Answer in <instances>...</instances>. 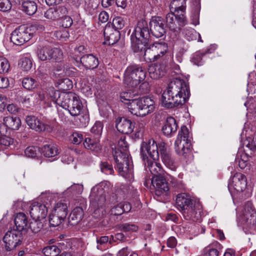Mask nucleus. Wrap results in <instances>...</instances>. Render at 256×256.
<instances>
[{
  "label": "nucleus",
  "instance_id": "nucleus-56",
  "mask_svg": "<svg viewBox=\"0 0 256 256\" xmlns=\"http://www.w3.org/2000/svg\"><path fill=\"white\" fill-rule=\"evenodd\" d=\"M14 143V139L6 135L0 136V145L8 147Z\"/></svg>",
  "mask_w": 256,
  "mask_h": 256
},
{
  "label": "nucleus",
  "instance_id": "nucleus-36",
  "mask_svg": "<svg viewBox=\"0 0 256 256\" xmlns=\"http://www.w3.org/2000/svg\"><path fill=\"white\" fill-rule=\"evenodd\" d=\"M40 150L44 156L48 158L54 157L58 154L57 148L51 144L44 146Z\"/></svg>",
  "mask_w": 256,
  "mask_h": 256
},
{
  "label": "nucleus",
  "instance_id": "nucleus-34",
  "mask_svg": "<svg viewBox=\"0 0 256 256\" xmlns=\"http://www.w3.org/2000/svg\"><path fill=\"white\" fill-rule=\"evenodd\" d=\"M22 10L29 16H32L37 11L38 6L32 0H26L22 2Z\"/></svg>",
  "mask_w": 256,
  "mask_h": 256
},
{
  "label": "nucleus",
  "instance_id": "nucleus-39",
  "mask_svg": "<svg viewBox=\"0 0 256 256\" xmlns=\"http://www.w3.org/2000/svg\"><path fill=\"white\" fill-rule=\"evenodd\" d=\"M42 252L45 256H56L60 253V249L56 245L48 244L43 248Z\"/></svg>",
  "mask_w": 256,
  "mask_h": 256
},
{
  "label": "nucleus",
  "instance_id": "nucleus-6",
  "mask_svg": "<svg viewBox=\"0 0 256 256\" xmlns=\"http://www.w3.org/2000/svg\"><path fill=\"white\" fill-rule=\"evenodd\" d=\"M130 112L134 115L144 116L154 112L155 102L150 97L138 98L131 106Z\"/></svg>",
  "mask_w": 256,
  "mask_h": 256
},
{
  "label": "nucleus",
  "instance_id": "nucleus-17",
  "mask_svg": "<svg viewBox=\"0 0 256 256\" xmlns=\"http://www.w3.org/2000/svg\"><path fill=\"white\" fill-rule=\"evenodd\" d=\"M151 184L154 186L156 196H160L166 194L169 190L168 184L164 176H152L150 179Z\"/></svg>",
  "mask_w": 256,
  "mask_h": 256
},
{
  "label": "nucleus",
  "instance_id": "nucleus-14",
  "mask_svg": "<svg viewBox=\"0 0 256 256\" xmlns=\"http://www.w3.org/2000/svg\"><path fill=\"white\" fill-rule=\"evenodd\" d=\"M150 32L148 22L142 19L138 22L131 38L138 39L143 43L148 44L150 37Z\"/></svg>",
  "mask_w": 256,
  "mask_h": 256
},
{
  "label": "nucleus",
  "instance_id": "nucleus-50",
  "mask_svg": "<svg viewBox=\"0 0 256 256\" xmlns=\"http://www.w3.org/2000/svg\"><path fill=\"white\" fill-rule=\"evenodd\" d=\"M119 229L124 232H134L138 230V226L134 224H123L119 226Z\"/></svg>",
  "mask_w": 256,
  "mask_h": 256
},
{
  "label": "nucleus",
  "instance_id": "nucleus-4",
  "mask_svg": "<svg viewBox=\"0 0 256 256\" xmlns=\"http://www.w3.org/2000/svg\"><path fill=\"white\" fill-rule=\"evenodd\" d=\"M112 155L116 163V168L119 174L126 178L133 172V164L129 152H121L119 150H112Z\"/></svg>",
  "mask_w": 256,
  "mask_h": 256
},
{
  "label": "nucleus",
  "instance_id": "nucleus-30",
  "mask_svg": "<svg viewBox=\"0 0 256 256\" xmlns=\"http://www.w3.org/2000/svg\"><path fill=\"white\" fill-rule=\"evenodd\" d=\"M132 209L131 204L128 202H122L117 204L112 208L110 213L114 216H120L124 212H128Z\"/></svg>",
  "mask_w": 256,
  "mask_h": 256
},
{
  "label": "nucleus",
  "instance_id": "nucleus-26",
  "mask_svg": "<svg viewBox=\"0 0 256 256\" xmlns=\"http://www.w3.org/2000/svg\"><path fill=\"white\" fill-rule=\"evenodd\" d=\"M28 217L22 212L17 214L14 218V224L16 226V230L26 232L28 230Z\"/></svg>",
  "mask_w": 256,
  "mask_h": 256
},
{
  "label": "nucleus",
  "instance_id": "nucleus-53",
  "mask_svg": "<svg viewBox=\"0 0 256 256\" xmlns=\"http://www.w3.org/2000/svg\"><path fill=\"white\" fill-rule=\"evenodd\" d=\"M26 26L28 31L30 30V34L32 37L37 31L40 32L43 31L44 29V28L42 24L38 23H36L32 25Z\"/></svg>",
  "mask_w": 256,
  "mask_h": 256
},
{
  "label": "nucleus",
  "instance_id": "nucleus-29",
  "mask_svg": "<svg viewBox=\"0 0 256 256\" xmlns=\"http://www.w3.org/2000/svg\"><path fill=\"white\" fill-rule=\"evenodd\" d=\"M138 95L134 91L129 90L120 93V100L122 102L128 105V108L130 112L132 104L134 100H138Z\"/></svg>",
  "mask_w": 256,
  "mask_h": 256
},
{
  "label": "nucleus",
  "instance_id": "nucleus-35",
  "mask_svg": "<svg viewBox=\"0 0 256 256\" xmlns=\"http://www.w3.org/2000/svg\"><path fill=\"white\" fill-rule=\"evenodd\" d=\"M132 48L134 52H140L144 55V51L146 50V46L148 44L143 43V42L138 39L131 38Z\"/></svg>",
  "mask_w": 256,
  "mask_h": 256
},
{
  "label": "nucleus",
  "instance_id": "nucleus-11",
  "mask_svg": "<svg viewBox=\"0 0 256 256\" xmlns=\"http://www.w3.org/2000/svg\"><path fill=\"white\" fill-rule=\"evenodd\" d=\"M166 26L171 31L177 34L180 32L182 28L188 24V20L184 14L168 13L166 18Z\"/></svg>",
  "mask_w": 256,
  "mask_h": 256
},
{
  "label": "nucleus",
  "instance_id": "nucleus-7",
  "mask_svg": "<svg viewBox=\"0 0 256 256\" xmlns=\"http://www.w3.org/2000/svg\"><path fill=\"white\" fill-rule=\"evenodd\" d=\"M52 92L51 97L52 100L58 105L60 106L63 108L68 110L72 106L74 101L76 100V94L72 92H60L58 90H54V88L50 89Z\"/></svg>",
  "mask_w": 256,
  "mask_h": 256
},
{
  "label": "nucleus",
  "instance_id": "nucleus-21",
  "mask_svg": "<svg viewBox=\"0 0 256 256\" xmlns=\"http://www.w3.org/2000/svg\"><path fill=\"white\" fill-rule=\"evenodd\" d=\"M104 39L109 45H114L120 40V34L119 30H115L108 22L104 28Z\"/></svg>",
  "mask_w": 256,
  "mask_h": 256
},
{
  "label": "nucleus",
  "instance_id": "nucleus-64",
  "mask_svg": "<svg viewBox=\"0 0 256 256\" xmlns=\"http://www.w3.org/2000/svg\"><path fill=\"white\" fill-rule=\"evenodd\" d=\"M9 84V80L7 78L0 76V88H6Z\"/></svg>",
  "mask_w": 256,
  "mask_h": 256
},
{
  "label": "nucleus",
  "instance_id": "nucleus-2",
  "mask_svg": "<svg viewBox=\"0 0 256 256\" xmlns=\"http://www.w3.org/2000/svg\"><path fill=\"white\" fill-rule=\"evenodd\" d=\"M142 154L146 152L154 160H159L160 156L164 164L171 170H176V166L170 150L164 142H160L158 144L154 140H150L148 142H144L141 144Z\"/></svg>",
  "mask_w": 256,
  "mask_h": 256
},
{
  "label": "nucleus",
  "instance_id": "nucleus-13",
  "mask_svg": "<svg viewBox=\"0 0 256 256\" xmlns=\"http://www.w3.org/2000/svg\"><path fill=\"white\" fill-rule=\"evenodd\" d=\"M32 38L30 30L26 25H21L16 28L11 34L10 40L14 44L21 46L30 40Z\"/></svg>",
  "mask_w": 256,
  "mask_h": 256
},
{
  "label": "nucleus",
  "instance_id": "nucleus-27",
  "mask_svg": "<svg viewBox=\"0 0 256 256\" xmlns=\"http://www.w3.org/2000/svg\"><path fill=\"white\" fill-rule=\"evenodd\" d=\"M190 142L182 141V140L176 138L174 142V149L176 153L179 156H186V154L190 152Z\"/></svg>",
  "mask_w": 256,
  "mask_h": 256
},
{
  "label": "nucleus",
  "instance_id": "nucleus-16",
  "mask_svg": "<svg viewBox=\"0 0 256 256\" xmlns=\"http://www.w3.org/2000/svg\"><path fill=\"white\" fill-rule=\"evenodd\" d=\"M27 124L32 130L38 132L47 131L51 132L53 127L48 124H46L40 119L34 116H28L26 118Z\"/></svg>",
  "mask_w": 256,
  "mask_h": 256
},
{
  "label": "nucleus",
  "instance_id": "nucleus-12",
  "mask_svg": "<svg viewBox=\"0 0 256 256\" xmlns=\"http://www.w3.org/2000/svg\"><path fill=\"white\" fill-rule=\"evenodd\" d=\"M24 237L22 233L15 229L8 230L2 238L4 248L6 251H10L22 244Z\"/></svg>",
  "mask_w": 256,
  "mask_h": 256
},
{
  "label": "nucleus",
  "instance_id": "nucleus-49",
  "mask_svg": "<svg viewBox=\"0 0 256 256\" xmlns=\"http://www.w3.org/2000/svg\"><path fill=\"white\" fill-rule=\"evenodd\" d=\"M10 68V64L8 60L0 56V74H5L8 72Z\"/></svg>",
  "mask_w": 256,
  "mask_h": 256
},
{
  "label": "nucleus",
  "instance_id": "nucleus-42",
  "mask_svg": "<svg viewBox=\"0 0 256 256\" xmlns=\"http://www.w3.org/2000/svg\"><path fill=\"white\" fill-rule=\"evenodd\" d=\"M33 220L29 223L28 227V229H30L32 232L36 234L40 232L44 226V224L41 220Z\"/></svg>",
  "mask_w": 256,
  "mask_h": 256
},
{
  "label": "nucleus",
  "instance_id": "nucleus-59",
  "mask_svg": "<svg viewBox=\"0 0 256 256\" xmlns=\"http://www.w3.org/2000/svg\"><path fill=\"white\" fill-rule=\"evenodd\" d=\"M12 8V4L10 0H0V10L8 12Z\"/></svg>",
  "mask_w": 256,
  "mask_h": 256
},
{
  "label": "nucleus",
  "instance_id": "nucleus-54",
  "mask_svg": "<svg viewBox=\"0 0 256 256\" xmlns=\"http://www.w3.org/2000/svg\"><path fill=\"white\" fill-rule=\"evenodd\" d=\"M39 152V148L36 146H28L24 150V154L28 158H35L38 152Z\"/></svg>",
  "mask_w": 256,
  "mask_h": 256
},
{
  "label": "nucleus",
  "instance_id": "nucleus-62",
  "mask_svg": "<svg viewBox=\"0 0 256 256\" xmlns=\"http://www.w3.org/2000/svg\"><path fill=\"white\" fill-rule=\"evenodd\" d=\"M204 250L206 252L204 256H218V251L216 248H211L210 246L206 247Z\"/></svg>",
  "mask_w": 256,
  "mask_h": 256
},
{
  "label": "nucleus",
  "instance_id": "nucleus-57",
  "mask_svg": "<svg viewBox=\"0 0 256 256\" xmlns=\"http://www.w3.org/2000/svg\"><path fill=\"white\" fill-rule=\"evenodd\" d=\"M103 128L102 124L99 121L96 122L91 128V132L97 135L101 134Z\"/></svg>",
  "mask_w": 256,
  "mask_h": 256
},
{
  "label": "nucleus",
  "instance_id": "nucleus-22",
  "mask_svg": "<svg viewBox=\"0 0 256 256\" xmlns=\"http://www.w3.org/2000/svg\"><path fill=\"white\" fill-rule=\"evenodd\" d=\"M242 218L248 224H254L256 222V211L251 202H247L244 208Z\"/></svg>",
  "mask_w": 256,
  "mask_h": 256
},
{
  "label": "nucleus",
  "instance_id": "nucleus-55",
  "mask_svg": "<svg viewBox=\"0 0 256 256\" xmlns=\"http://www.w3.org/2000/svg\"><path fill=\"white\" fill-rule=\"evenodd\" d=\"M58 20H60L68 14V11L64 6H58L54 8Z\"/></svg>",
  "mask_w": 256,
  "mask_h": 256
},
{
  "label": "nucleus",
  "instance_id": "nucleus-41",
  "mask_svg": "<svg viewBox=\"0 0 256 256\" xmlns=\"http://www.w3.org/2000/svg\"><path fill=\"white\" fill-rule=\"evenodd\" d=\"M64 219L60 216L52 212L50 214L49 216V222L50 226L52 227H56L60 225Z\"/></svg>",
  "mask_w": 256,
  "mask_h": 256
},
{
  "label": "nucleus",
  "instance_id": "nucleus-51",
  "mask_svg": "<svg viewBox=\"0 0 256 256\" xmlns=\"http://www.w3.org/2000/svg\"><path fill=\"white\" fill-rule=\"evenodd\" d=\"M113 150H119L121 152H128V144L126 141L125 138H120L118 142L117 147L115 148Z\"/></svg>",
  "mask_w": 256,
  "mask_h": 256
},
{
  "label": "nucleus",
  "instance_id": "nucleus-47",
  "mask_svg": "<svg viewBox=\"0 0 256 256\" xmlns=\"http://www.w3.org/2000/svg\"><path fill=\"white\" fill-rule=\"evenodd\" d=\"M124 20L122 18L116 16L113 19L111 26L115 30H119L124 28Z\"/></svg>",
  "mask_w": 256,
  "mask_h": 256
},
{
  "label": "nucleus",
  "instance_id": "nucleus-37",
  "mask_svg": "<svg viewBox=\"0 0 256 256\" xmlns=\"http://www.w3.org/2000/svg\"><path fill=\"white\" fill-rule=\"evenodd\" d=\"M76 100L73 104L72 106L68 110L70 114L72 116H78L83 108L82 102L80 98V97L77 94L76 95Z\"/></svg>",
  "mask_w": 256,
  "mask_h": 256
},
{
  "label": "nucleus",
  "instance_id": "nucleus-20",
  "mask_svg": "<svg viewBox=\"0 0 256 256\" xmlns=\"http://www.w3.org/2000/svg\"><path fill=\"white\" fill-rule=\"evenodd\" d=\"M116 128L118 132L124 134H130L134 130V123L125 117H119L116 121Z\"/></svg>",
  "mask_w": 256,
  "mask_h": 256
},
{
  "label": "nucleus",
  "instance_id": "nucleus-19",
  "mask_svg": "<svg viewBox=\"0 0 256 256\" xmlns=\"http://www.w3.org/2000/svg\"><path fill=\"white\" fill-rule=\"evenodd\" d=\"M142 156L146 170L150 171L153 176L164 175V170L160 163L149 160L146 156Z\"/></svg>",
  "mask_w": 256,
  "mask_h": 256
},
{
  "label": "nucleus",
  "instance_id": "nucleus-46",
  "mask_svg": "<svg viewBox=\"0 0 256 256\" xmlns=\"http://www.w3.org/2000/svg\"><path fill=\"white\" fill-rule=\"evenodd\" d=\"M178 138L182 141L190 142V140L189 139V132L186 126H183L181 127L177 137V138Z\"/></svg>",
  "mask_w": 256,
  "mask_h": 256
},
{
  "label": "nucleus",
  "instance_id": "nucleus-33",
  "mask_svg": "<svg viewBox=\"0 0 256 256\" xmlns=\"http://www.w3.org/2000/svg\"><path fill=\"white\" fill-rule=\"evenodd\" d=\"M6 126L9 130H18L21 126V120L18 117L6 116L3 118Z\"/></svg>",
  "mask_w": 256,
  "mask_h": 256
},
{
  "label": "nucleus",
  "instance_id": "nucleus-18",
  "mask_svg": "<svg viewBox=\"0 0 256 256\" xmlns=\"http://www.w3.org/2000/svg\"><path fill=\"white\" fill-rule=\"evenodd\" d=\"M48 212V210L45 204L38 202H33L30 206V214L33 220H43Z\"/></svg>",
  "mask_w": 256,
  "mask_h": 256
},
{
  "label": "nucleus",
  "instance_id": "nucleus-8",
  "mask_svg": "<svg viewBox=\"0 0 256 256\" xmlns=\"http://www.w3.org/2000/svg\"><path fill=\"white\" fill-rule=\"evenodd\" d=\"M108 187L105 182H101L94 186L90 195V204L99 208L102 207L106 200V194Z\"/></svg>",
  "mask_w": 256,
  "mask_h": 256
},
{
  "label": "nucleus",
  "instance_id": "nucleus-25",
  "mask_svg": "<svg viewBox=\"0 0 256 256\" xmlns=\"http://www.w3.org/2000/svg\"><path fill=\"white\" fill-rule=\"evenodd\" d=\"M82 65L86 69H94L99 64L98 58L92 54H84L80 58Z\"/></svg>",
  "mask_w": 256,
  "mask_h": 256
},
{
  "label": "nucleus",
  "instance_id": "nucleus-45",
  "mask_svg": "<svg viewBox=\"0 0 256 256\" xmlns=\"http://www.w3.org/2000/svg\"><path fill=\"white\" fill-rule=\"evenodd\" d=\"M32 62L29 58L24 57L22 58L19 62L18 65L20 68L25 71H28L32 67Z\"/></svg>",
  "mask_w": 256,
  "mask_h": 256
},
{
  "label": "nucleus",
  "instance_id": "nucleus-43",
  "mask_svg": "<svg viewBox=\"0 0 256 256\" xmlns=\"http://www.w3.org/2000/svg\"><path fill=\"white\" fill-rule=\"evenodd\" d=\"M58 84L60 89L64 91L69 90L73 87L72 81L68 78L59 80Z\"/></svg>",
  "mask_w": 256,
  "mask_h": 256
},
{
  "label": "nucleus",
  "instance_id": "nucleus-32",
  "mask_svg": "<svg viewBox=\"0 0 256 256\" xmlns=\"http://www.w3.org/2000/svg\"><path fill=\"white\" fill-rule=\"evenodd\" d=\"M186 0H173L170 4V10L172 13L184 14Z\"/></svg>",
  "mask_w": 256,
  "mask_h": 256
},
{
  "label": "nucleus",
  "instance_id": "nucleus-10",
  "mask_svg": "<svg viewBox=\"0 0 256 256\" xmlns=\"http://www.w3.org/2000/svg\"><path fill=\"white\" fill-rule=\"evenodd\" d=\"M168 49V45L164 42H155L144 51V58L148 62H154L163 56Z\"/></svg>",
  "mask_w": 256,
  "mask_h": 256
},
{
  "label": "nucleus",
  "instance_id": "nucleus-28",
  "mask_svg": "<svg viewBox=\"0 0 256 256\" xmlns=\"http://www.w3.org/2000/svg\"><path fill=\"white\" fill-rule=\"evenodd\" d=\"M84 216V210L80 206L76 207L68 218V222L72 226H75L80 222Z\"/></svg>",
  "mask_w": 256,
  "mask_h": 256
},
{
  "label": "nucleus",
  "instance_id": "nucleus-40",
  "mask_svg": "<svg viewBox=\"0 0 256 256\" xmlns=\"http://www.w3.org/2000/svg\"><path fill=\"white\" fill-rule=\"evenodd\" d=\"M23 87L28 90H32L38 86V82L32 78L26 77L22 81Z\"/></svg>",
  "mask_w": 256,
  "mask_h": 256
},
{
  "label": "nucleus",
  "instance_id": "nucleus-1",
  "mask_svg": "<svg viewBox=\"0 0 256 256\" xmlns=\"http://www.w3.org/2000/svg\"><path fill=\"white\" fill-rule=\"evenodd\" d=\"M190 95V88L186 82L176 78L168 84L166 90L161 96L162 106L167 108H172L184 104Z\"/></svg>",
  "mask_w": 256,
  "mask_h": 256
},
{
  "label": "nucleus",
  "instance_id": "nucleus-48",
  "mask_svg": "<svg viewBox=\"0 0 256 256\" xmlns=\"http://www.w3.org/2000/svg\"><path fill=\"white\" fill-rule=\"evenodd\" d=\"M100 166L102 172L106 174H112L114 173L112 165L107 162H101Z\"/></svg>",
  "mask_w": 256,
  "mask_h": 256
},
{
  "label": "nucleus",
  "instance_id": "nucleus-24",
  "mask_svg": "<svg viewBox=\"0 0 256 256\" xmlns=\"http://www.w3.org/2000/svg\"><path fill=\"white\" fill-rule=\"evenodd\" d=\"M178 128L176 120L172 116H168L166 119L162 130L166 136H172L177 131Z\"/></svg>",
  "mask_w": 256,
  "mask_h": 256
},
{
  "label": "nucleus",
  "instance_id": "nucleus-60",
  "mask_svg": "<svg viewBox=\"0 0 256 256\" xmlns=\"http://www.w3.org/2000/svg\"><path fill=\"white\" fill-rule=\"evenodd\" d=\"M83 140L82 134L78 132H74L70 136V140L74 144H78Z\"/></svg>",
  "mask_w": 256,
  "mask_h": 256
},
{
  "label": "nucleus",
  "instance_id": "nucleus-5",
  "mask_svg": "<svg viewBox=\"0 0 256 256\" xmlns=\"http://www.w3.org/2000/svg\"><path fill=\"white\" fill-rule=\"evenodd\" d=\"M146 74V69L142 66L136 64L130 66L125 72L124 82L128 87L135 88L144 80Z\"/></svg>",
  "mask_w": 256,
  "mask_h": 256
},
{
  "label": "nucleus",
  "instance_id": "nucleus-52",
  "mask_svg": "<svg viewBox=\"0 0 256 256\" xmlns=\"http://www.w3.org/2000/svg\"><path fill=\"white\" fill-rule=\"evenodd\" d=\"M84 147L88 150H95L98 147V142L90 138H86L84 142Z\"/></svg>",
  "mask_w": 256,
  "mask_h": 256
},
{
  "label": "nucleus",
  "instance_id": "nucleus-9",
  "mask_svg": "<svg viewBox=\"0 0 256 256\" xmlns=\"http://www.w3.org/2000/svg\"><path fill=\"white\" fill-rule=\"evenodd\" d=\"M36 55L38 58L42 61L52 60L59 62L62 59L63 53L58 48L44 46L38 48Z\"/></svg>",
  "mask_w": 256,
  "mask_h": 256
},
{
  "label": "nucleus",
  "instance_id": "nucleus-63",
  "mask_svg": "<svg viewBox=\"0 0 256 256\" xmlns=\"http://www.w3.org/2000/svg\"><path fill=\"white\" fill-rule=\"evenodd\" d=\"M235 162L241 169H244L248 164L247 160L242 158V157L240 158L238 156L236 158Z\"/></svg>",
  "mask_w": 256,
  "mask_h": 256
},
{
  "label": "nucleus",
  "instance_id": "nucleus-38",
  "mask_svg": "<svg viewBox=\"0 0 256 256\" xmlns=\"http://www.w3.org/2000/svg\"><path fill=\"white\" fill-rule=\"evenodd\" d=\"M52 212L65 220L68 212L67 206L66 204L58 202Z\"/></svg>",
  "mask_w": 256,
  "mask_h": 256
},
{
  "label": "nucleus",
  "instance_id": "nucleus-61",
  "mask_svg": "<svg viewBox=\"0 0 256 256\" xmlns=\"http://www.w3.org/2000/svg\"><path fill=\"white\" fill-rule=\"evenodd\" d=\"M60 20H62V26L64 28H70L73 23L72 18L67 14Z\"/></svg>",
  "mask_w": 256,
  "mask_h": 256
},
{
  "label": "nucleus",
  "instance_id": "nucleus-31",
  "mask_svg": "<svg viewBox=\"0 0 256 256\" xmlns=\"http://www.w3.org/2000/svg\"><path fill=\"white\" fill-rule=\"evenodd\" d=\"M164 67L160 65L152 64L149 66L148 72L150 77L152 79H158L165 74Z\"/></svg>",
  "mask_w": 256,
  "mask_h": 256
},
{
  "label": "nucleus",
  "instance_id": "nucleus-3",
  "mask_svg": "<svg viewBox=\"0 0 256 256\" xmlns=\"http://www.w3.org/2000/svg\"><path fill=\"white\" fill-rule=\"evenodd\" d=\"M176 204L186 220H195L197 214L196 204L189 195L186 193L178 194Z\"/></svg>",
  "mask_w": 256,
  "mask_h": 256
},
{
  "label": "nucleus",
  "instance_id": "nucleus-58",
  "mask_svg": "<svg viewBox=\"0 0 256 256\" xmlns=\"http://www.w3.org/2000/svg\"><path fill=\"white\" fill-rule=\"evenodd\" d=\"M44 16L48 19L56 20H58L55 8H50L44 13Z\"/></svg>",
  "mask_w": 256,
  "mask_h": 256
},
{
  "label": "nucleus",
  "instance_id": "nucleus-15",
  "mask_svg": "<svg viewBox=\"0 0 256 256\" xmlns=\"http://www.w3.org/2000/svg\"><path fill=\"white\" fill-rule=\"evenodd\" d=\"M165 21L160 16H152L149 22L151 34L156 38H160L166 33Z\"/></svg>",
  "mask_w": 256,
  "mask_h": 256
},
{
  "label": "nucleus",
  "instance_id": "nucleus-23",
  "mask_svg": "<svg viewBox=\"0 0 256 256\" xmlns=\"http://www.w3.org/2000/svg\"><path fill=\"white\" fill-rule=\"evenodd\" d=\"M246 176L240 172L236 173L230 179V186L238 192L244 190L246 188Z\"/></svg>",
  "mask_w": 256,
  "mask_h": 256
},
{
  "label": "nucleus",
  "instance_id": "nucleus-44",
  "mask_svg": "<svg viewBox=\"0 0 256 256\" xmlns=\"http://www.w3.org/2000/svg\"><path fill=\"white\" fill-rule=\"evenodd\" d=\"M184 38L188 41H192L196 39L198 33L193 28H186L183 30L182 32Z\"/></svg>",
  "mask_w": 256,
  "mask_h": 256
}]
</instances>
